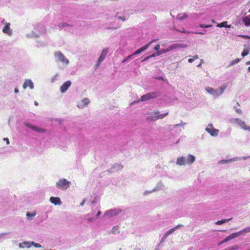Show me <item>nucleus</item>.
<instances>
[{
  "label": "nucleus",
  "mask_w": 250,
  "mask_h": 250,
  "mask_svg": "<svg viewBox=\"0 0 250 250\" xmlns=\"http://www.w3.org/2000/svg\"><path fill=\"white\" fill-rule=\"evenodd\" d=\"M55 59L62 63L68 65L69 63V60L65 58L64 55L61 51H56L54 53Z\"/></svg>",
  "instance_id": "0eeeda50"
},
{
  "label": "nucleus",
  "mask_w": 250,
  "mask_h": 250,
  "mask_svg": "<svg viewBox=\"0 0 250 250\" xmlns=\"http://www.w3.org/2000/svg\"><path fill=\"white\" fill-rule=\"evenodd\" d=\"M152 57H153V56H151V55L150 56H147V57H146L143 60V61H146L147 60H148L149 59H150V58H152Z\"/></svg>",
  "instance_id": "5fc2aeb1"
},
{
  "label": "nucleus",
  "mask_w": 250,
  "mask_h": 250,
  "mask_svg": "<svg viewBox=\"0 0 250 250\" xmlns=\"http://www.w3.org/2000/svg\"><path fill=\"white\" fill-rule=\"evenodd\" d=\"M249 53V50L248 48H244L243 52L241 53V55L242 57H244L247 56Z\"/></svg>",
  "instance_id": "473e14b6"
},
{
  "label": "nucleus",
  "mask_w": 250,
  "mask_h": 250,
  "mask_svg": "<svg viewBox=\"0 0 250 250\" xmlns=\"http://www.w3.org/2000/svg\"><path fill=\"white\" fill-rule=\"evenodd\" d=\"M160 45L159 44H157L154 48V49L156 51H158L160 49Z\"/></svg>",
  "instance_id": "3c124183"
},
{
  "label": "nucleus",
  "mask_w": 250,
  "mask_h": 250,
  "mask_svg": "<svg viewBox=\"0 0 250 250\" xmlns=\"http://www.w3.org/2000/svg\"><path fill=\"white\" fill-rule=\"evenodd\" d=\"M86 200L83 199V201L80 203V206H83Z\"/></svg>",
  "instance_id": "bf43d9fd"
},
{
  "label": "nucleus",
  "mask_w": 250,
  "mask_h": 250,
  "mask_svg": "<svg viewBox=\"0 0 250 250\" xmlns=\"http://www.w3.org/2000/svg\"><path fill=\"white\" fill-rule=\"evenodd\" d=\"M19 247L21 249H24L25 248H30L31 247V242L24 241L20 243L19 244Z\"/></svg>",
  "instance_id": "6ab92c4d"
},
{
  "label": "nucleus",
  "mask_w": 250,
  "mask_h": 250,
  "mask_svg": "<svg viewBox=\"0 0 250 250\" xmlns=\"http://www.w3.org/2000/svg\"><path fill=\"white\" fill-rule=\"evenodd\" d=\"M155 79L162 80L164 82L167 81V80L164 79L163 77H157L155 78Z\"/></svg>",
  "instance_id": "8fccbe9b"
},
{
  "label": "nucleus",
  "mask_w": 250,
  "mask_h": 250,
  "mask_svg": "<svg viewBox=\"0 0 250 250\" xmlns=\"http://www.w3.org/2000/svg\"><path fill=\"white\" fill-rule=\"evenodd\" d=\"M229 163H230L229 159H228V160H221V161H219V164H225Z\"/></svg>",
  "instance_id": "4c0bfd02"
},
{
  "label": "nucleus",
  "mask_w": 250,
  "mask_h": 250,
  "mask_svg": "<svg viewBox=\"0 0 250 250\" xmlns=\"http://www.w3.org/2000/svg\"><path fill=\"white\" fill-rule=\"evenodd\" d=\"M243 22L246 26H248L250 25V19L248 17L243 18Z\"/></svg>",
  "instance_id": "7c9ffc66"
},
{
  "label": "nucleus",
  "mask_w": 250,
  "mask_h": 250,
  "mask_svg": "<svg viewBox=\"0 0 250 250\" xmlns=\"http://www.w3.org/2000/svg\"><path fill=\"white\" fill-rule=\"evenodd\" d=\"M205 130L212 137L217 136L219 132V129L214 128L212 124H209L205 128Z\"/></svg>",
  "instance_id": "423d86ee"
},
{
  "label": "nucleus",
  "mask_w": 250,
  "mask_h": 250,
  "mask_svg": "<svg viewBox=\"0 0 250 250\" xmlns=\"http://www.w3.org/2000/svg\"><path fill=\"white\" fill-rule=\"evenodd\" d=\"M240 235H241V234L239 231L238 232L233 233L231 234L230 235H229L227 237L228 238L229 241L231 239H234V238H236L239 237Z\"/></svg>",
  "instance_id": "412c9836"
},
{
  "label": "nucleus",
  "mask_w": 250,
  "mask_h": 250,
  "mask_svg": "<svg viewBox=\"0 0 250 250\" xmlns=\"http://www.w3.org/2000/svg\"><path fill=\"white\" fill-rule=\"evenodd\" d=\"M188 18V15L186 13L179 14L176 17V19L178 20H183Z\"/></svg>",
  "instance_id": "4be33fe9"
},
{
  "label": "nucleus",
  "mask_w": 250,
  "mask_h": 250,
  "mask_svg": "<svg viewBox=\"0 0 250 250\" xmlns=\"http://www.w3.org/2000/svg\"><path fill=\"white\" fill-rule=\"evenodd\" d=\"M101 214V211L99 210L96 214V216H97V217L99 216Z\"/></svg>",
  "instance_id": "0e129e2a"
},
{
  "label": "nucleus",
  "mask_w": 250,
  "mask_h": 250,
  "mask_svg": "<svg viewBox=\"0 0 250 250\" xmlns=\"http://www.w3.org/2000/svg\"><path fill=\"white\" fill-rule=\"evenodd\" d=\"M236 105H238V106H239V103H236V105H234V106H233L234 109H235V111H236L237 113H238V114H241L242 113V111L241 109H240V108H237V106H236Z\"/></svg>",
  "instance_id": "2f4dec72"
},
{
  "label": "nucleus",
  "mask_w": 250,
  "mask_h": 250,
  "mask_svg": "<svg viewBox=\"0 0 250 250\" xmlns=\"http://www.w3.org/2000/svg\"><path fill=\"white\" fill-rule=\"evenodd\" d=\"M240 158L241 159V160H245L247 159L250 158V156H245V157H240Z\"/></svg>",
  "instance_id": "603ef678"
},
{
  "label": "nucleus",
  "mask_w": 250,
  "mask_h": 250,
  "mask_svg": "<svg viewBox=\"0 0 250 250\" xmlns=\"http://www.w3.org/2000/svg\"><path fill=\"white\" fill-rule=\"evenodd\" d=\"M198 58H199L198 56L197 55H195L193 56V59H194V60H195L198 59Z\"/></svg>",
  "instance_id": "e2e57ef3"
},
{
  "label": "nucleus",
  "mask_w": 250,
  "mask_h": 250,
  "mask_svg": "<svg viewBox=\"0 0 250 250\" xmlns=\"http://www.w3.org/2000/svg\"><path fill=\"white\" fill-rule=\"evenodd\" d=\"M147 48V45H145V46H144L143 47H141L139 49L137 50L132 55H138L140 53H141V52H142L144 51H145Z\"/></svg>",
  "instance_id": "a878e982"
},
{
  "label": "nucleus",
  "mask_w": 250,
  "mask_h": 250,
  "mask_svg": "<svg viewBox=\"0 0 250 250\" xmlns=\"http://www.w3.org/2000/svg\"><path fill=\"white\" fill-rule=\"evenodd\" d=\"M117 167H118V168H119V169H122V166H121L120 165H118Z\"/></svg>",
  "instance_id": "774afa93"
},
{
  "label": "nucleus",
  "mask_w": 250,
  "mask_h": 250,
  "mask_svg": "<svg viewBox=\"0 0 250 250\" xmlns=\"http://www.w3.org/2000/svg\"><path fill=\"white\" fill-rule=\"evenodd\" d=\"M226 88V86L223 85L220 86L218 89H214L211 87L208 86L205 88V90L208 94L212 95L214 98H216L223 94Z\"/></svg>",
  "instance_id": "7ed1b4c3"
},
{
  "label": "nucleus",
  "mask_w": 250,
  "mask_h": 250,
  "mask_svg": "<svg viewBox=\"0 0 250 250\" xmlns=\"http://www.w3.org/2000/svg\"><path fill=\"white\" fill-rule=\"evenodd\" d=\"M4 24L5 26L2 28V32L9 36L12 35V30L10 27V23L6 22Z\"/></svg>",
  "instance_id": "f8f14e48"
},
{
  "label": "nucleus",
  "mask_w": 250,
  "mask_h": 250,
  "mask_svg": "<svg viewBox=\"0 0 250 250\" xmlns=\"http://www.w3.org/2000/svg\"><path fill=\"white\" fill-rule=\"evenodd\" d=\"M33 246L35 248H40L42 247V245L41 244H40L39 243H35L33 241L31 242V246Z\"/></svg>",
  "instance_id": "c9c22d12"
},
{
  "label": "nucleus",
  "mask_w": 250,
  "mask_h": 250,
  "mask_svg": "<svg viewBox=\"0 0 250 250\" xmlns=\"http://www.w3.org/2000/svg\"><path fill=\"white\" fill-rule=\"evenodd\" d=\"M65 25V23H62V24H60L59 25V26H60V27H64V25Z\"/></svg>",
  "instance_id": "69168bd1"
},
{
  "label": "nucleus",
  "mask_w": 250,
  "mask_h": 250,
  "mask_svg": "<svg viewBox=\"0 0 250 250\" xmlns=\"http://www.w3.org/2000/svg\"><path fill=\"white\" fill-rule=\"evenodd\" d=\"M231 219H232V218L228 219H222L221 220L217 221L215 223V224L220 225H222L226 222H228Z\"/></svg>",
  "instance_id": "c85d7f7f"
},
{
  "label": "nucleus",
  "mask_w": 250,
  "mask_h": 250,
  "mask_svg": "<svg viewBox=\"0 0 250 250\" xmlns=\"http://www.w3.org/2000/svg\"><path fill=\"white\" fill-rule=\"evenodd\" d=\"M196 34H201V35H204L205 34V33H204L203 32H196L195 33Z\"/></svg>",
  "instance_id": "338daca9"
},
{
  "label": "nucleus",
  "mask_w": 250,
  "mask_h": 250,
  "mask_svg": "<svg viewBox=\"0 0 250 250\" xmlns=\"http://www.w3.org/2000/svg\"><path fill=\"white\" fill-rule=\"evenodd\" d=\"M167 238V237L164 234L163 235V236L162 237V239H161V243H162L163 242H164V241L165 240V239Z\"/></svg>",
  "instance_id": "6e6d98bb"
},
{
  "label": "nucleus",
  "mask_w": 250,
  "mask_h": 250,
  "mask_svg": "<svg viewBox=\"0 0 250 250\" xmlns=\"http://www.w3.org/2000/svg\"><path fill=\"white\" fill-rule=\"evenodd\" d=\"M157 40H153L149 42L148 43L146 44V45H147V47L148 48L152 43L156 42Z\"/></svg>",
  "instance_id": "de8ad7c7"
},
{
  "label": "nucleus",
  "mask_w": 250,
  "mask_h": 250,
  "mask_svg": "<svg viewBox=\"0 0 250 250\" xmlns=\"http://www.w3.org/2000/svg\"><path fill=\"white\" fill-rule=\"evenodd\" d=\"M90 103V101L88 98H85L82 101L77 102V106L79 108H83L86 106Z\"/></svg>",
  "instance_id": "9d476101"
},
{
  "label": "nucleus",
  "mask_w": 250,
  "mask_h": 250,
  "mask_svg": "<svg viewBox=\"0 0 250 250\" xmlns=\"http://www.w3.org/2000/svg\"><path fill=\"white\" fill-rule=\"evenodd\" d=\"M239 37H241L244 39H250V37L248 36H246V35H240V36H239Z\"/></svg>",
  "instance_id": "4d7b16f0"
},
{
  "label": "nucleus",
  "mask_w": 250,
  "mask_h": 250,
  "mask_svg": "<svg viewBox=\"0 0 250 250\" xmlns=\"http://www.w3.org/2000/svg\"><path fill=\"white\" fill-rule=\"evenodd\" d=\"M24 125L26 127L31 129L32 130L33 129V127H34V125H33L28 123H25Z\"/></svg>",
  "instance_id": "a19ab883"
},
{
  "label": "nucleus",
  "mask_w": 250,
  "mask_h": 250,
  "mask_svg": "<svg viewBox=\"0 0 250 250\" xmlns=\"http://www.w3.org/2000/svg\"><path fill=\"white\" fill-rule=\"evenodd\" d=\"M7 234H8V233H7V232H2V233H0V238H1V237H3V236H5L7 235Z\"/></svg>",
  "instance_id": "864d4df0"
},
{
  "label": "nucleus",
  "mask_w": 250,
  "mask_h": 250,
  "mask_svg": "<svg viewBox=\"0 0 250 250\" xmlns=\"http://www.w3.org/2000/svg\"><path fill=\"white\" fill-rule=\"evenodd\" d=\"M133 56V55H129L127 57H126L125 58L123 61H122V63H124L125 62H126L127 61H128L132 56Z\"/></svg>",
  "instance_id": "a18cd8bd"
},
{
  "label": "nucleus",
  "mask_w": 250,
  "mask_h": 250,
  "mask_svg": "<svg viewBox=\"0 0 250 250\" xmlns=\"http://www.w3.org/2000/svg\"><path fill=\"white\" fill-rule=\"evenodd\" d=\"M71 182L64 178H62L58 180L56 183V187L61 190H66L69 187Z\"/></svg>",
  "instance_id": "20e7f679"
},
{
  "label": "nucleus",
  "mask_w": 250,
  "mask_h": 250,
  "mask_svg": "<svg viewBox=\"0 0 250 250\" xmlns=\"http://www.w3.org/2000/svg\"><path fill=\"white\" fill-rule=\"evenodd\" d=\"M239 248V247L237 245H233L229 247L227 249H228V250H237Z\"/></svg>",
  "instance_id": "f704fd0d"
},
{
  "label": "nucleus",
  "mask_w": 250,
  "mask_h": 250,
  "mask_svg": "<svg viewBox=\"0 0 250 250\" xmlns=\"http://www.w3.org/2000/svg\"><path fill=\"white\" fill-rule=\"evenodd\" d=\"M171 50H174L176 49L181 48H186L188 47V45L186 44L182 43H175L170 45Z\"/></svg>",
  "instance_id": "dca6fc26"
},
{
  "label": "nucleus",
  "mask_w": 250,
  "mask_h": 250,
  "mask_svg": "<svg viewBox=\"0 0 250 250\" xmlns=\"http://www.w3.org/2000/svg\"><path fill=\"white\" fill-rule=\"evenodd\" d=\"M59 76V74H55L52 78L51 79V82L52 83H54L57 80V78Z\"/></svg>",
  "instance_id": "58836bf2"
},
{
  "label": "nucleus",
  "mask_w": 250,
  "mask_h": 250,
  "mask_svg": "<svg viewBox=\"0 0 250 250\" xmlns=\"http://www.w3.org/2000/svg\"><path fill=\"white\" fill-rule=\"evenodd\" d=\"M14 92L15 93H19V89L18 88H15L14 89Z\"/></svg>",
  "instance_id": "680f3d73"
},
{
  "label": "nucleus",
  "mask_w": 250,
  "mask_h": 250,
  "mask_svg": "<svg viewBox=\"0 0 250 250\" xmlns=\"http://www.w3.org/2000/svg\"><path fill=\"white\" fill-rule=\"evenodd\" d=\"M164 185L162 181H159L157 183L156 186L153 188L152 191L156 192L163 189L164 188Z\"/></svg>",
  "instance_id": "a211bd4d"
},
{
  "label": "nucleus",
  "mask_w": 250,
  "mask_h": 250,
  "mask_svg": "<svg viewBox=\"0 0 250 250\" xmlns=\"http://www.w3.org/2000/svg\"><path fill=\"white\" fill-rule=\"evenodd\" d=\"M238 161H241V159L240 158V157H235L233 158L229 159V162H235Z\"/></svg>",
  "instance_id": "e433bc0d"
},
{
  "label": "nucleus",
  "mask_w": 250,
  "mask_h": 250,
  "mask_svg": "<svg viewBox=\"0 0 250 250\" xmlns=\"http://www.w3.org/2000/svg\"><path fill=\"white\" fill-rule=\"evenodd\" d=\"M151 99L156 98L160 96V92L158 91H153L149 93Z\"/></svg>",
  "instance_id": "b1692460"
},
{
  "label": "nucleus",
  "mask_w": 250,
  "mask_h": 250,
  "mask_svg": "<svg viewBox=\"0 0 250 250\" xmlns=\"http://www.w3.org/2000/svg\"><path fill=\"white\" fill-rule=\"evenodd\" d=\"M229 241V240H228V237H226L225 239H224L223 241H222L221 242H220L218 244V246H220L222 244H223V243H226L227 242Z\"/></svg>",
  "instance_id": "37998d69"
},
{
  "label": "nucleus",
  "mask_w": 250,
  "mask_h": 250,
  "mask_svg": "<svg viewBox=\"0 0 250 250\" xmlns=\"http://www.w3.org/2000/svg\"><path fill=\"white\" fill-rule=\"evenodd\" d=\"M151 99L149 93H146L141 97L140 99L137 102H134V103H138L139 102H145L148 100Z\"/></svg>",
  "instance_id": "aec40b11"
},
{
  "label": "nucleus",
  "mask_w": 250,
  "mask_h": 250,
  "mask_svg": "<svg viewBox=\"0 0 250 250\" xmlns=\"http://www.w3.org/2000/svg\"><path fill=\"white\" fill-rule=\"evenodd\" d=\"M3 141H6V144H7V145H9V143H10V142H9V139H8L7 138H4L3 139Z\"/></svg>",
  "instance_id": "13d9d810"
},
{
  "label": "nucleus",
  "mask_w": 250,
  "mask_h": 250,
  "mask_svg": "<svg viewBox=\"0 0 250 250\" xmlns=\"http://www.w3.org/2000/svg\"><path fill=\"white\" fill-rule=\"evenodd\" d=\"M111 232L114 234H119L120 232L119 227L118 226H114L112 229Z\"/></svg>",
  "instance_id": "cd10ccee"
},
{
  "label": "nucleus",
  "mask_w": 250,
  "mask_h": 250,
  "mask_svg": "<svg viewBox=\"0 0 250 250\" xmlns=\"http://www.w3.org/2000/svg\"><path fill=\"white\" fill-rule=\"evenodd\" d=\"M71 85V82L70 81H67L64 83L60 87V91L62 93H64L66 92L68 88Z\"/></svg>",
  "instance_id": "9b49d317"
},
{
  "label": "nucleus",
  "mask_w": 250,
  "mask_h": 250,
  "mask_svg": "<svg viewBox=\"0 0 250 250\" xmlns=\"http://www.w3.org/2000/svg\"><path fill=\"white\" fill-rule=\"evenodd\" d=\"M107 53L108 50L106 48H105L102 50V53L96 64L95 66L96 68H98L100 65L101 63L104 60Z\"/></svg>",
  "instance_id": "6e6552de"
},
{
  "label": "nucleus",
  "mask_w": 250,
  "mask_h": 250,
  "mask_svg": "<svg viewBox=\"0 0 250 250\" xmlns=\"http://www.w3.org/2000/svg\"><path fill=\"white\" fill-rule=\"evenodd\" d=\"M121 212L120 209H114L110 210L105 212L104 216H107L108 218H111L116 215H117Z\"/></svg>",
  "instance_id": "1a4fd4ad"
},
{
  "label": "nucleus",
  "mask_w": 250,
  "mask_h": 250,
  "mask_svg": "<svg viewBox=\"0 0 250 250\" xmlns=\"http://www.w3.org/2000/svg\"><path fill=\"white\" fill-rule=\"evenodd\" d=\"M194 61V59L190 58L188 60V62L190 63H192Z\"/></svg>",
  "instance_id": "052dcab7"
},
{
  "label": "nucleus",
  "mask_w": 250,
  "mask_h": 250,
  "mask_svg": "<svg viewBox=\"0 0 250 250\" xmlns=\"http://www.w3.org/2000/svg\"><path fill=\"white\" fill-rule=\"evenodd\" d=\"M199 26L201 27H203V28H209V27H210L211 26H212V25L200 24L199 25Z\"/></svg>",
  "instance_id": "49530a36"
},
{
  "label": "nucleus",
  "mask_w": 250,
  "mask_h": 250,
  "mask_svg": "<svg viewBox=\"0 0 250 250\" xmlns=\"http://www.w3.org/2000/svg\"><path fill=\"white\" fill-rule=\"evenodd\" d=\"M49 200L51 203L55 205H61L62 204L60 198L58 197H51Z\"/></svg>",
  "instance_id": "2eb2a0df"
},
{
  "label": "nucleus",
  "mask_w": 250,
  "mask_h": 250,
  "mask_svg": "<svg viewBox=\"0 0 250 250\" xmlns=\"http://www.w3.org/2000/svg\"><path fill=\"white\" fill-rule=\"evenodd\" d=\"M240 61V59L237 58L235 59L234 60L232 61L229 64V66L234 65L238 63Z\"/></svg>",
  "instance_id": "72a5a7b5"
},
{
  "label": "nucleus",
  "mask_w": 250,
  "mask_h": 250,
  "mask_svg": "<svg viewBox=\"0 0 250 250\" xmlns=\"http://www.w3.org/2000/svg\"><path fill=\"white\" fill-rule=\"evenodd\" d=\"M22 87L24 89L27 87H29L31 89H33L34 87L33 83L29 79L25 80Z\"/></svg>",
  "instance_id": "4468645a"
},
{
  "label": "nucleus",
  "mask_w": 250,
  "mask_h": 250,
  "mask_svg": "<svg viewBox=\"0 0 250 250\" xmlns=\"http://www.w3.org/2000/svg\"><path fill=\"white\" fill-rule=\"evenodd\" d=\"M168 114V112L164 114H160L158 110H154L147 113L146 120L150 122H154L159 119H162Z\"/></svg>",
  "instance_id": "f03ea898"
},
{
  "label": "nucleus",
  "mask_w": 250,
  "mask_h": 250,
  "mask_svg": "<svg viewBox=\"0 0 250 250\" xmlns=\"http://www.w3.org/2000/svg\"><path fill=\"white\" fill-rule=\"evenodd\" d=\"M241 235H244L245 233H249L250 232V226L248 227L243 229L240 231Z\"/></svg>",
  "instance_id": "c756f323"
},
{
  "label": "nucleus",
  "mask_w": 250,
  "mask_h": 250,
  "mask_svg": "<svg viewBox=\"0 0 250 250\" xmlns=\"http://www.w3.org/2000/svg\"><path fill=\"white\" fill-rule=\"evenodd\" d=\"M117 18L120 20H121L123 21H125L126 20V19L125 17L124 16H119V17H118Z\"/></svg>",
  "instance_id": "09e8293b"
},
{
  "label": "nucleus",
  "mask_w": 250,
  "mask_h": 250,
  "mask_svg": "<svg viewBox=\"0 0 250 250\" xmlns=\"http://www.w3.org/2000/svg\"><path fill=\"white\" fill-rule=\"evenodd\" d=\"M24 125L26 127L31 129L32 130L33 129V127H34V125H33L28 123H25Z\"/></svg>",
  "instance_id": "79ce46f5"
},
{
  "label": "nucleus",
  "mask_w": 250,
  "mask_h": 250,
  "mask_svg": "<svg viewBox=\"0 0 250 250\" xmlns=\"http://www.w3.org/2000/svg\"><path fill=\"white\" fill-rule=\"evenodd\" d=\"M171 51L170 46H169L168 47H167V49H163L160 50H158L157 52L154 53L151 55V56L153 57H156L157 56L161 55L162 54H164L167 52H168L169 51Z\"/></svg>",
  "instance_id": "ddd939ff"
},
{
  "label": "nucleus",
  "mask_w": 250,
  "mask_h": 250,
  "mask_svg": "<svg viewBox=\"0 0 250 250\" xmlns=\"http://www.w3.org/2000/svg\"><path fill=\"white\" fill-rule=\"evenodd\" d=\"M183 227V225L179 224L175 227L171 228L168 231H167L164 234L167 237L168 236L173 233L176 230Z\"/></svg>",
  "instance_id": "f3484780"
},
{
  "label": "nucleus",
  "mask_w": 250,
  "mask_h": 250,
  "mask_svg": "<svg viewBox=\"0 0 250 250\" xmlns=\"http://www.w3.org/2000/svg\"><path fill=\"white\" fill-rule=\"evenodd\" d=\"M229 121L232 124L236 123L244 130L250 131V126L247 125L245 122L241 119L239 118H233L230 119Z\"/></svg>",
  "instance_id": "39448f33"
},
{
  "label": "nucleus",
  "mask_w": 250,
  "mask_h": 250,
  "mask_svg": "<svg viewBox=\"0 0 250 250\" xmlns=\"http://www.w3.org/2000/svg\"><path fill=\"white\" fill-rule=\"evenodd\" d=\"M217 27L230 28L231 27V25H228V22L226 21H223L220 23L217 24Z\"/></svg>",
  "instance_id": "bb28decb"
},
{
  "label": "nucleus",
  "mask_w": 250,
  "mask_h": 250,
  "mask_svg": "<svg viewBox=\"0 0 250 250\" xmlns=\"http://www.w3.org/2000/svg\"><path fill=\"white\" fill-rule=\"evenodd\" d=\"M36 215V212L33 211L32 212H26V216L28 220H31V217H33Z\"/></svg>",
  "instance_id": "393cba45"
},
{
  "label": "nucleus",
  "mask_w": 250,
  "mask_h": 250,
  "mask_svg": "<svg viewBox=\"0 0 250 250\" xmlns=\"http://www.w3.org/2000/svg\"><path fill=\"white\" fill-rule=\"evenodd\" d=\"M186 124V123H183V122H182L181 123H180V124L174 125H173V127L174 128H176V127H179V126H182L185 125Z\"/></svg>",
  "instance_id": "ea45409f"
},
{
  "label": "nucleus",
  "mask_w": 250,
  "mask_h": 250,
  "mask_svg": "<svg viewBox=\"0 0 250 250\" xmlns=\"http://www.w3.org/2000/svg\"><path fill=\"white\" fill-rule=\"evenodd\" d=\"M152 192H154V191H152V189L151 190H146L144 192L143 195H147L149 194H150Z\"/></svg>",
  "instance_id": "c03bdc74"
},
{
  "label": "nucleus",
  "mask_w": 250,
  "mask_h": 250,
  "mask_svg": "<svg viewBox=\"0 0 250 250\" xmlns=\"http://www.w3.org/2000/svg\"><path fill=\"white\" fill-rule=\"evenodd\" d=\"M32 130L36 131V132L40 133H44L45 132V129H44L43 128L39 127L37 126H35V125Z\"/></svg>",
  "instance_id": "5701e85b"
},
{
  "label": "nucleus",
  "mask_w": 250,
  "mask_h": 250,
  "mask_svg": "<svg viewBox=\"0 0 250 250\" xmlns=\"http://www.w3.org/2000/svg\"><path fill=\"white\" fill-rule=\"evenodd\" d=\"M195 160L196 157L195 156L191 154H188L186 156L178 157L176 159V164L179 166H191L195 162Z\"/></svg>",
  "instance_id": "f257e3e1"
}]
</instances>
